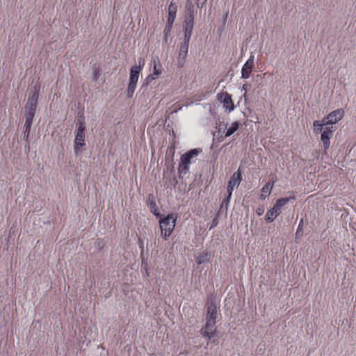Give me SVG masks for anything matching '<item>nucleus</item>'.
Wrapping results in <instances>:
<instances>
[{"label":"nucleus","instance_id":"1","mask_svg":"<svg viewBox=\"0 0 356 356\" xmlns=\"http://www.w3.org/2000/svg\"><path fill=\"white\" fill-rule=\"evenodd\" d=\"M140 63L141 61H140L139 65H133L131 67L129 84L127 89V97L128 98L133 97L134 93L135 92L139 75L143 66V64L140 65Z\"/></svg>","mask_w":356,"mask_h":356},{"label":"nucleus","instance_id":"2","mask_svg":"<svg viewBox=\"0 0 356 356\" xmlns=\"http://www.w3.org/2000/svg\"><path fill=\"white\" fill-rule=\"evenodd\" d=\"M85 129L83 120H79L74 143V151L76 155L81 152V148L86 145Z\"/></svg>","mask_w":356,"mask_h":356},{"label":"nucleus","instance_id":"3","mask_svg":"<svg viewBox=\"0 0 356 356\" xmlns=\"http://www.w3.org/2000/svg\"><path fill=\"white\" fill-rule=\"evenodd\" d=\"M175 223L176 218H174L172 214H169L165 218L160 220L159 225L161 235L165 240H167L171 235L172 231L175 229Z\"/></svg>","mask_w":356,"mask_h":356},{"label":"nucleus","instance_id":"4","mask_svg":"<svg viewBox=\"0 0 356 356\" xmlns=\"http://www.w3.org/2000/svg\"><path fill=\"white\" fill-rule=\"evenodd\" d=\"M200 152L201 150L198 149H193L181 155L179 165V172L186 173L189 170L191 159L197 156Z\"/></svg>","mask_w":356,"mask_h":356},{"label":"nucleus","instance_id":"5","mask_svg":"<svg viewBox=\"0 0 356 356\" xmlns=\"http://www.w3.org/2000/svg\"><path fill=\"white\" fill-rule=\"evenodd\" d=\"M39 87H34V90L30 94L25 105V111L35 112L39 96Z\"/></svg>","mask_w":356,"mask_h":356},{"label":"nucleus","instance_id":"6","mask_svg":"<svg viewBox=\"0 0 356 356\" xmlns=\"http://www.w3.org/2000/svg\"><path fill=\"white\" fill-rule=\"evenodd\" d=\"M334 129L333 127H325L321 133V140L323 143L324 152H327L330 146V139L333 136Z\"/></svg>","mask_w":356,"mask_h":356},{"label":"nucleus","instance_id":"7","mask_svg":"<svg viewBox=\"0 0 356 356\" xmlns=\"http://www.w3.org/2000/svg\"><path fill=\"white\" fill-rule=\"evenodd\" d=\"M218 307L214 298H210L207 302V316L206 320L209 321H216L218 316Z\"/></svg>","mask_w":356,"mask_h":356},{"label":"nucleus","instance_id":"8","mask_svg":"<svg viewBox=\"0 0 356 356\" xmlns=\"http://www.w3.org/2000/svg\"><path fill=\"white\" fill-rule=\"evenodd\" d=\"M189 40H184L180 44L179 54L177 57V66L183 67L188 55Z\"/></svg>","mask_w":356,"mask_h":356},{"label":"nucleus","instance_id":"9","mask_svg":"<svg viewBox=\"0 0 356 356\" xmlns=\"http://www.w3.org/2000/svg\"><path fill=\"white\" fill-rule=\"evenodd\" d=\"M216 321L206 320L204 326L200 330L201 334L209 340L211 339L216 333Z\"/></svg>","mask_w":356,"mask_h":356},{"label":"nucleus","instance_id":"10","mask_svg":"<svg viewBox=\"0 0 356 356\" xmlns=\"http://www.w3.org/2000/svg\"><path fill=\"white\" fill-rule=\"evenodd\" d=\"M242 180V175L241 170L238 169L231 177L227 184V193L232 194L234 187L239 186Z\"/></svg>","mask_w":356,"mask_h":356},{"label":"nucleus","instance_id":"11","mask_svg":"<svg viewBox=\"0 0 356 356\" xmlns=\"http://www.w3.org/2000/svg\"><path fill=\"white\" fill-rule=\"evenodd\" d=\"M254 57L251 55L245 64L243 65L241 69V78L247 79L250 77L252 70L254 68Z\"/></svg>","mask_w":356,"mask_h":356},{"label":"nucleus","instance_id":"12","mask_svg":"<svg viewBox=\"0 0 356 356\" xmlns=\"http://www.w3.org/2000/svg\"><path fill=\"white\" fill-rule=\"evenodd\" d=\"M289 193L290 194L289 197L278 199L273 207V210L277 213L278 216L281 213L282 207L285 206L290 201H294L296 199L293 192H289Z\"/></svg>","mask_w":356,"mask_h":356},{"label":"nucleus","instance_id":"13","mask_svg":"<svg viewBox=\"0 0 356 356\" xmlns=\"http://www.w3.org/2000/svg\"><path fill=\"white\" fill-rule=\"evenodd\" d=\"M218 99L223 104V106L232 111L234 108V103L231 96L227 92H222L218 95Z\"/></svg>","mask_w":356,"mask_h":356},{"label":"nucleus","instance_id":"14","mask_svg":"<svg viewBox=\"0 0 356 356\" xmlns=\"http://www.w3.org/2000/svg\"><path fill=\"white\" fill-rule=\"evenodd\" d=\"M344 115V111L341 108L334 110L327 115V119H329L331 125L337 123L340 121Z\"/></svg>","mask_w":356,"mask_h":356},{"label":"nucleus","instance_id":"15","mask_svg":"<svg viewBox=\"0 0 356 356\" xmlns=\"http://www.w3.org/2000/svg\"><path fill=\"white\" fill-rule=\"evenodd\" d=\"M194 26V21L185 20L184 22V40H191V38L192 35L193 30Z\"/></svg>","mask_w":356,"mask_h":356},{"label":"nucleus","instance_id":"16","mask_svg":"<svg viewBox=\"0 0 356 356\" xmlns=\"http://www.w3.org/2000/svg\"><path fill=\"white\" fill-rule=\"evenodd\" d=\"M186 13L185 20L194 21L195 11L194 6L191 0H187L186 2Z\"/></svg>","mask_w":356,"mask_h":356},{"label":"nucleus","instance_id":"17","mask_svg":"<svg viewBox=\"0 0 356 356\" xmlns=\"http://www.w3.org/2000/svg\"><path fill=\"white\" fill-rule=\"evenodd\" d=\"M177 10V6L173 2H171L168 7V24H173L176 18Z\"/></svg>","mask_w":356,"mask_h":356},{"label":"nucleus","instance_id":"18","mask_svg":"<svg viewBox=\"0 0 356 356\" xmlns=\"http://www.w3.org/2000/svg\"><path fill=\"white\" fill-rule=\"evenodd\" d=\"M162 72V67L159 63V61L156 63L155 60H154V72L153 74H150L147 77V81L154 80L156 79Z\"/></svg>","mask_w":356,"mask_h":356},{"label":"nucleus","instance_id":"19","mask_svg":"<svg viewBox=\"0 0 356 356\" xmlns=\"http://www.w3.org/2000/svg\"><path fill=\"white\" fill-rule=\"evenodd\" d=\"M211 257V253L209 252H203L199 255L195 256V261L198 265H201L206 262H209Z\"/></svg>","mask_w":356,"mask_h":356},{"label":"nucleus","instance_id":"20","mask_svg":"<svg viewBox=\"0 0 356 356\" xmlns=\"http://www.w3.org/2000/svg\"><path fill=\"white\" fill-rule=\"evenodd\" d=\"M273 189V184L272 183H266L261 188V194L260 195L261 200H265L267 196H268Z\"/></svg>","mask_w":356,"mask_h":356},{"label":"nucleus","instance_id":"21","mask_svg":"<svg viewBox=\"0 0 356 356\" xmlns=\"http://www.w3.org/2000/svg\"><path fill=\"white\" fill-rule=\"evenodd\" d=\"M35 112L25 111L24 127H31Z\"/></svg>","mask_w":356,"mask_h":356},{"label":"nucleus","instance_id":"22","mask_svg":"<svg viewBox=\"0 0 356 356\" xmlns=\"http://www.w3.org/2000/svg\"><path fill=\"white\" fill-rule=\"evenodd\" d=\"M278 216L277 213L273 208L269 209L265 216L266 221L268 222H273Z\"/></svg>","mask_w":356,"mask_h":356},{"label":"nucleus","instance_id":"23","mask_svg":"<svg viewBox=\"0 0 356 356\" xmlns=\"http://www.w3.org/2000/svg\"><path fill=\"white\" fill-rule=\"evenodd\" d=\"M239 124L238 122H234L232 123L230 127L227 129L225 136L229 137L232 136L238 129Z\"/></svg>","mask_w":356,"mask_h":356},{"label":"nucleus","instance_id":"24","mask_svg":"<svg viewBox=\"0 0 356 356\" xmlns=\"http://www.w3.org/2000/svg\"><path fill=\"white\" fill-rule=\"evenodd\" d=\"M314 126V131L315 134H319L322 133L323 131V127H322V124H320V120H315L313 122Z\"/></svg>","mask_w":356,"mask_h":356},{"label":"nucleus","instance_id":"25","mask_svg":"<svg viewBox=\"0 0 356 356\" xmlns=\"http://www.w3.org/2000/svg\"><path fill=\"white\" fill-rule=\"evenodd\" d=\"M149 209L152 213H153L155 216H160V213L158 212V209L156 204L154 200H149Z\"/></svg>","mask_w":356,"mask_h":356},{"label":"nucleus","instance_id":"26","mask_svg":"<svg viewBox=\"0 0 356 356\" xmlns=\"http://www.w3.org/2000/svg\"><path fill=\"white\" fill-rule=\"evenodd\" d=\"M31 127H24L23 138L28 142Z\"/></svg>","mask_w":356,"mask_h":356},{"label":"nucleus","instance_id":"27","mask_svg":"<svg viewBox=\"0 0 356 356\" xmlns=\"http://www.w3.org/2000/svg\"><path fill=\"white\" fill-rule=\"evenodd\" d=\"M232 194L227 193V196L223 199L222 202V207L225 205L227 208L229 204L230 199L232 197Z\"/></svg>","mask_w":356,"mask_h":356},{"label":"nucleus","instance_id":"28","mask_svg":"<svg viewBox=\"0 0 356 356\" xmlns=\"http://www.w3.org/2000/svg\"><path fill=\"white\" fill-rule=\"evenodd\" d=\"M320 124H322V127H329V125H331L330 123L329 119H327V116L324 117L322 120L320 121Z\"/></svg>","mask_w":356,"mask_h":356},{"label":"nucleus","instance_id":"29","mask_svg":"<svg viewBox=\"0 0 356 356\" xmlns=\"http://www.w3.org/2000/svg\"><path fill=\"white\" fill-rule=\"evenodd\" d=\"M172 24H168L165 29H164V35H166V36H168V35L170 34V33L171 32V30H172Z\"/></svg>","mask_w":356,"mask_h":356},{"label":"nucleus","instance_id":"30","mask_svg":"<svg viewBox=\"0 0 356 356\" xmlns=\"http://www.w3.org/2000/svg\"><path fill=\"white\" fill-rule=\"evenodd\" d=\"M277 181V177L276 176H273L269 181L268 183H272L273 184V186H274L275 183Z\"/></svg>","mask_w":356,"mask_h":356},{"label":"nucleus","instance_id":"31","mask_svg":"<svg viewBox=\"0 0 356 356\" xmlns=\"http://www.w3.org/2000/svg\"><path fill=\"white\" fill-rule=\"evenodd\" d=\"M139 246H140V248L141 250V254H142L143 250H144V244H143V241H141L140 239H139Z\"/></svg>","mask_w":356,"mask_h":356},{"label":"nucleus","instance_id":"32","mask_svg":"<svg viewBox=\"0 0 356 356\" xmlns=\"http://www.w3.org/2000/svg\"><path fill=\"white\" fill-rule=\"evenodd\" d=\"M98 77H99V72H95L93 74V79L95 81H97L98 79Z\"/></svg>","mask_w":356,"mask_h":356},{"label":"nucleus","instance_id":"33","mask_svg":"<svg viewBox=\"0 0 356 356\" xmlns=\"http://www.w3.org/2000/svg\"><path fill=\"white\" fill-rule=\"evenodd\" d=\"M248 86V85L245 83L242 87V90L244 91V95L246 94Z\"/></svg>","mask_w":356,"mask_h":356},{"label":"nucleus","instance_id":"34","mask_svg":"<svg viewBox=\"0 0 356 356\" xmlns=\"http://www.w3.org/2000/svg\"><path fill=\"white\" fill-rule=\"evenodd\" d=\"M302 223H303V220H302V219H301V220H300V223H299V225H298V229H297V233H298V231L300 229V228H301V225H302Z\"/></svg>","mask_w":356,"mask_h":356},{"label":"nucleus","instance_id":"35","mask_svg":"<svg viewBox=\"0 0 356 356\" xmlns=\"http://www.w3.org/2000/svg\"><path fill=\"white\" fill-rule=\"evenodd\" d=\"M217 225V220L216 219H214L213 220V223H212V225L211 226L210 229L213 228L214 226H216Z\"/></svg>","mask_w":356,"mask_h":356},{"label":"nucleus","instance_id":"36","mask_svg":"<svg viewBox=\"0 0 356 356\" xmlns=\"http://www.w3.org/2000/svg\"><path fill=\"white\" fill-rule=\"evenodd\" d=\"M168 36H166V35H164V40H165V42L168 41Z\"/></svg>","mask_w":356,"mask_h":356},{"label":"nucleus","instance_id":"37","mask_svg":"<svg viewBox=\"0 0 356 356\" xmlns=\"http://www.w3.org/2000/svg\"><path fill=\"white\" fill-rule=\"evenodd\" d=\"M260 214H261V211H259L258 215H260Z\"/></svg>","mask_w":356,"mask_h":356},{"label":"nucleus","instance_id":"38","mask_svg":"<svg viewBox=\"0 0 356 356\" xmlns=\"http://www.w3.org/2000/svg\"><path fill=\"white\" fill-rule=\"evenodd\" d=\"M260 214H261V211H259L258 215H260Z\"/></svg>","mask_w":356,"mask_h":356}]
</instances>
